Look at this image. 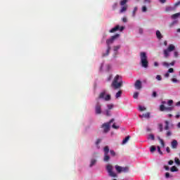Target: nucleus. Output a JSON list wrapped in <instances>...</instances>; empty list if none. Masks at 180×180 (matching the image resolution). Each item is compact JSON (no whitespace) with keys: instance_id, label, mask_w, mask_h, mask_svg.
<instances>
[{"instance_id":"nucleus-6","label":"nucleus","mask_w":180,"mask_h":180,"mask_svg":"<svg viewBox=\"0 0 180 180\" xmlns=\"http://www.w3.org/2000/svg\"><path fill=\"white\" fill-rule=\"evenodd\" d=\"M117 172H118V174H122V172H129V167H122L119 165H115V167Z\"/></svg>"},{"instance_id":"nucleus-64","label":"nucleus","mask_w":180,"mask_h":180,"mask_svg":"<svg viewBox=\"0 0 180 180\" xmlns=\"http://www.w3.org/2000/svg\"><path fill=\"white\" fill-rule=\"evenodd\" d=\"M176 106H180V101H179V102H177V103H176Z\"/></svg>"},{"instance_id":"nucleus-26","label":"nucleus","mask_w":180,"mask_h":180,"mask_svg":"<svg viewBox=\"0 0 180 180\" xmlns=\"http://www.w3.org/2000/svg\"><path fill=\"white\" fill-rule=\"evenodd\" d=\"M166 108H167V107H165V105H164L163 104H162V105H160V110L161 112H164V110H166Z\"/></svg>"},{"instance_id":"nucleus-40","label":"nucleus","mask_w":180,"mask_h":180,"mask_svg":"<svg viewBox=\"0 0 180 180\" xmlns=\"http://www.w3.org/2000/svg\"><path fill=\"white\" fill-rule=\"evenodd\" d=\"M156 79H158V81H161V79H162V77H161V75H158L156 76Z\"/></svg>"},{"instance_id":"nucleus-31","label":"nucleus","mask_w":180,"mask_h":180,"mask_svg":"<svg viewBox=\"0 0 180 180\" xmlns=\"http://www.w3.org/2000/svg\"><path fill=\"white\" fill-rule=\"evenodd\" d=\"M136 12H137V7H134L133 13H132V16L134 18L136 16Z\"/></svg>"},{"instance_id":"nucleus-56","label":"nucleus","mask_w":180,"mask_h":180,"mask_svg":"<svg viewBox=\"0 0 180 180\" xmlns=\"http://www.w3.org/2000/svg\"><path fill=\"white\" fill-rule=\"evenodd\" d=\"M112 8L113 9H116V8H117V3L114 4V5L112 6Z\"/></svg>"},{"instance_id":"nucleus-39","label":"nucleus","mask_w":180,"mask_h":180,"mask_svg":"<svg viewBox=\"0 0 180 180\" xmlns=\"http://www.w3.org/2000/svg\"><path fill=\"white\" fill-rule=\"evenodd\" d=\"M166 136L167 137H169L170 136H172V133L171 132V131H167L166 133Z\"/></svg>"},{"instance_id":"nucleus-19","label":"nucleus","mask_w":180,"mask_h":180,"mask_svg":"<svg viewBox=\"0 0 180 180\" xmlns=\"http://www.w3.org/2000/svg\"><path fill=\"white\" fill-rule=\"evenodd\" d=\"M101 141H102V140L99 139H97V141H96V146L98 149L101 148V146H99V143H101Z\"/></svg>"},{"instance_id":"nucleus-10","label":"nucleus","mask_w":180,"mask_h":180,"mask_svg":"<svg viewBox=\"0 0 180 180\" xmlns=\"http://www.w3.org/2000/svg\"><path fill=\"white\" fill-rule=\"evenodd\" d=\"M134 87L140 90L143 88V85L141 84V81L140 80H136L135 84H134Z\"/></svg>"},{"instance_id":"nucleus-18","label":"nucleus","mask_w":180,"mask_h":180,"mask_svg":"<svg viewBox=\"0 0 180 180\" xmlns=\"http://www.w3.org/2000/svg\"><path fill=\"white\" fill-rule=\"evenodd\" d=\"M104 154H109V146H105L103 148Z\"/></svg>"},{"instance_id":"nucleus-47","label":"nucleus","mask_w":180,"mask_h":180,"mask_svg":"<svg viewBox=\"0 0 180 180\" xmlns=\"http://www.w3.org/2000/svg\"><path fill=\"white\" fill-rule=\"evenodd\" d=\"M152 97L153 98H157V92L156 91H153L152 94Z\"/></svg>"},{"instance_id":"nucleus-35","label":"nucleus","mask_w":180,"mask_h":180,"mask_svg":"<svg viewBox=\"0 0 180 180\" xmlns=\"http://www.w3.org/2000/svg\"><path fill=\"white\" fill-rule=\"evenodd\" d=\"M107 108H108V110L113 109V104H108Z\"/></svg>"},{"instance_id":"nucleus-33","label":"nucleus","mask_w":180,"mask_h":180,"mask_svg":"<svg viewBox=\"0 0 180 180\" xmlns=\"http://www.w3.org/2000/svg\"><path fill=\"white\" fill-rule=\"evenodd\" d=\"M158 129H159L160 132L162 131V130H163L162 124H158Z\"/></svg>"},{"instance_id":"nucleus-1","label":"nucleus","mask_w":180,"mask_h":180,"mask_svg":"<svg viewBox=\"0 0 180 180\" xmlns=\"http://www.w3.org/2000/svg\"><path fill=\"white\" fill-rule=\"evenodd\" d=\"M120 37V34H116L112 36L111 39H108L106 40L107 50L105 53L102 54V57H106L109 56V53H110V49H111L110 44H113V42L115 41V40H116V39H117Z\"/></svg>"},{"instance_id":"nucleus-44","label":"nucleus","mask_w":180,"mask_h":180,"mask_svg":"<svg viewBox=\"0 0 180 180\" xmlns=\"http://www.w3.org/2000/svg\"><path fill=\"white\" fill-rule=\"evenodd\" d=\"M113 122H115V119L112 118L108 122H107V124H108L110 126V124H112Z\"/></svg>"},{"instance_id":"nucleus-34","label":"nucleus","mask_w":180,"mask_h":180,"mask_svg":"<svg viewBox=\"0 0 180 180\" xmlns=\"http://www.w3.org/2000/svg\"><path fill=\"white\" fill-rule=\"evenodd\" d=\"M162 65H163V67H167V68L169 67V63L167 62H163Z\"/></svg>"},{"instance_id":"nucleus-25","label":"nucleus","mask_w":180,"mask_h":180,"mask_svg":"<svg viewBox=\"0 0 180 180\" xmlns=\"http://www.w3.org/2000/svg\"><path fill=\"white\" fill-rule=\"evenodd\" d=\"M105 101H109L112 99L110 94H107V96L104 98Z\"/></svg>"},{"instance_id":"nucleus-48","label":"nucleus","mask_w":180,"mask_h":180,"mask_svg":"<svg viewBox=\"0 0 180 180\" xmlns=\"http://www.w3.org/2000/svg\"><path fill=\"white\" fill-rule=\"evenodd\" d=\"M142 12H147V7L146 6L142 7Z\"/></svg>"},{"instance_id":"nucleus-14","label":"nucleus","mask_w":180,"mask_h":180,"mask_svg":"<svg viewBox=\"0 0 180 180\" xmlns=\"http://www.w3.org/2000/svg\"><path fill=\"white\" fill-rule=\"evenodd\" d=\"M179 16H180V13H176L172 15V19H178V18H179Z\"/></svg>"},{"instance_id":"nucleus-16","label":"nucleus","mask_w":180,"mask_h":180,"mask_svg":"<svg viewBox=\"0 0 180 180\" xmlns=\"http://www.w3.org/2000/svg\"><path fill=\"white\" fill-rule=\"evenodd\" d=\"M170 171H171V172H178V169L176 168V166H172L170 168Z\"/></svg>"},{"instance_id":"nucleus-59","label":"nucleus","mask_w":180,"mask_h":180,"mask_svg":"<svg viewBox=\"0 0 180 180\" xmlns=\"http://www.w3.org/2000/svg\"><path fill=\"white\" fill-rule=\"evenodd\" d=\"M122 22H124V23H126L127 22V18H122Z\"/></svg>"},{"instance_id":"nucleus-8","label":"nucleus","mask_w":180,"mask_h":180,"mask_svg":"<svg viewBox=\"0 0 180 180\" xmlns=\"http://www.w3.org/2000/svg\"><path fill=\"white\" fill-rule=\"evenodd\" d=\"M101 127L103 129L104 133H108L110 130V125L107 124V122L103 124Z\"/></svg>"},{"instance_id":"nucleus-27","label":"nucleus","mask_w":180,"mask_h":180,"mask_svg":"<svg viewBox=\"0 0 180 180\" xmlns=\"http://www.w3.org/2000/svg\"><path fill=\"white\" fill-rule=\"evenodd\" d=\"M96 164V160L92 159L91 161L90 167H94Z\"/></svg>"},{"instance_id":"nucleus-36","label":"nucleus","mask_w":180,"mask_h":180,"mask_svg":"<svg viewBox=\"0 0 180 180\" xmlns=\"http://www.w3.org/2000/svg\"><path fill=\"white\" fill-rule=\"evenodd\" d=\"M110 154H111L112 157H115L116 155V153L113 150H110Z\"/></svg>"},{"instance_id":"nucleus-20","label":"nucleus","mask_w":180,"mask_h":180,"mask_svg":"<svg viewBox=\"0 0 180 180\" xmlns=\"http://www.w3.org/2000/svg\"><path fill=\"white\" fill-rule=\"evenodd\" d=\"M165 130H169V122L168 121H165Z\"/></svg>"},{"instance_id":"nucleus-52","label":"nucleus","mask_w":180,"mask_h":180,"mask_svg":"<svg viewBox=\"0 0 180 180\" xmlns=\"http://www.w3.org/2000/svg\"><path fill=\"white\" fill-rule=\"evenodd\" d=\"M165 178H167V179L169 178V172L165 173Z\"/></svg>"},{"instance_id":"nucleus-60","label":"nucleus","mask_w":180,"mask_h":180,"mask_svg":"<svg viewBox=\"0 0 180 180\" xmlns=\"http://www.w3.org/2000/svg\"><path fill=\"white\" fill-rule=\"evenodd\" d=\"M165 77L166 78H168V77H169V73L168 72L167 73H165Z\"/></svg>"},{"instance_id":"nucleus-62","label":"nucleus","mask_w":180,"mask_h":180,"mask_svg":"<svg viewBox=\"0 0 180 180\" xmlns=\"http://www.w3.org/2000/svg\"><path fill=\"white\" fill-rule=\"evenodd\" d=\"M110 79H112V75H110L108 77L107 81H110Z\"/></svg>"},{"instance_id":"nucleus-22","label":"nucleus","mask_w":180,"mask_h":180,"mask_svg":"<svg viewBox=\"0 0 180 180\" xmlns=\"http://www.w3.org/2000/svg\"><path fill=\"white\" fill-rule=\"evenodd\" d=\"M127 11V6H124L122 7L120 12V13H123V12H126Z\"/></svg>"},{"instance_id":"nucleus-43","label":"nucleus","mask_w":180,"mask_h":180,"mask_svg":"<svg viewBox=\"0 0 180 180\" xmlns=\"http://www.w3.org/2000/svg\"><path fill=\"white\" fill-rule=\"evenodd\" d=\"M112 129H115V130H117L119 129V126H117L115 123L112 124Z\"/></svg>"},{"instance_id":"nucleus-45","label":"nucleus","mask_w":180,"mask_h":180,"mask_svg":"<svg viewBox=\"0 0 180 180\" xmlns=\"http://www.w3.org/2000/svg\"><path fill=\"white\" fill-rule=\"evenodd\" d=\"M119 49H120V46H114V51H117V50H119Z\"/></svg>"},{"instance_id":"nucleus-23","label":"nucleus","mask_w":180,"mask_h":180,"mask_svg":"<svg viewBox=\"0 0 180 180\" xmlns=\"http://www.w3.org/2000/svg\"><path fill=\"white\" fill-rule=\"evenodd\" d=\"M122 91H119L118 92H117L116 95H115V98L117 99L119 98H120V96H122Z\"/></svg>"},{"instance_id":"nucleus-21","label":"nucleus","mask_w":180,"mask_h":180,"mask_svg":"<svg viewBox=\"0 0 180 180\" xmlns=\"http://www.w3.org/2000/svg\"><path fill=\"white\" fill-rule=\"evenodd\" d=\"M130 140V136H127L123 141H122V144H126L127 141Z\"/></svg>"},{"instance_id":"nucleus-49","label":"nucleus","mask_w":180,"mask_h":180,"mask_svg":"<svg viewBox=\"0 0 180 180\" xmlns=\"http://www.w3.org/2000/svg\"><path fill=\"white\" fill-rule=\"evenodd\" d=\"M179 54L178 53V51H174V56L175 58H178V56H179Z\"/></svg>"},{"instance_id":"nucleus-32","label":"nucleus","mask_w":180,"mask_h":180,"mask_svg":"<svg viewBox=\"0 0 180 180\" xmlns=\"http://www.w3.org/2000/svg\"><path fill=\"white\" fill-rule=\"evenodd\" d=\"M155 150H157V148H155V146H152L150 147V153H154V151H155Z\"/></svg>"},{"instance_id":"nucleus-61","label":"nucleus","mask_w":180,"mask_h":180,"mask_svg":"<svg viewBox=\"0 0 180 180\" xmlns=\"http://www.w3.org/2000/svg\"><path fill=\"white\" fill-rule=\"evenodd\" d=\"M172 82H178V80L175 78L172 79Z\"/></svg>"},{"instance_id":"nucleus-7","label":"nucleus","mask_w":180,"mask_h":180,"mask_svg":"<svg viewBox=\"0 0 180 180\" xmlns=\"http://www.w3.org/2000/svg\"><path fill=\"white\" fill-rule=\"evenodd\" d=\"M117 30H120V32H122V30H124V27H120L119 25L115 26L112 29H111L109 32L110 33H115V32H117Z\"/></svg>"},{"instance_id":"nucleus-37","label":"nucleus","mask_w":180,"mask_h":180,"mask_svg":"<svg viewBox=\"0 0 180 180\" xmlns=\"http://www.w3.org/2000/svg\"><path fill=\"white\" fill-rule=\"evenodd\" d=\"M148 139H150V140H155V137L154 136V134H150L148 136Z\"/></svg>"},{"instance_id":"nucleus-9","label":"nucleus","mask_w":180,"mask_h":180,"mask_svg":"<svg viewBox=\"0 0 180 180\" xmlns=\"http://www.w3.org/2000/svg\"><path fill=\"white\" fill-rule=\"evenodd\" d=\"M96 115H101V113H102V106L101 105V104H99V103H98L96 105Z\"/></svg>"},{"instance_id":"nucleus-4","label":"nucleus","mask_w":180,"mask_h":180,"mask_svg":"<svg viewBox=\"0 0 180 180\" xmlns=\"http://www.w3.org/2000/svg\"><path fill=\"white\" fill-rule=\"evenodd\" d=\"M174 50H175V46H174V44H169L168 48L163 51L165 58H168V57H169V53L174 51Z\"/></svg>"},{"instance_id":"nucleus-29","label":"nucleus","mask_w":180,"mask_h":180,"mask_svg":"<svg viewBox=\"0 0 180 180\" xmlns=\"http://www.w3.org/2000/svg\"><path fill=\"white\" fill-rule=\"evenodd\" d=\"M174 162L176 164V165H180V160H179V158H175L174 159Z\"/></svg>"},{"instance_id":"nucleus-53","label":"nucleus","mask_w":180,"mask_h":180,"mask_svg":"<svg viewBox=\"0 0 180 180\" xmlns=\"http://www.w3.org/2000/svg\"><path fill=\"white\" fill-rule=\"evenodd\" d=\"M175 23H176V21H173L172 23H170L169 27H172V26H174V25Z\"/></svg>"},{"instance_id":"nucleus-63","label":"nucleus","mask_w":180,"mask_h":180,"mask_svg":"<svg viewBox=\"0 0 180 180\" xmlns=\"http://www.w3.org/2000/svg\"><path fill=\"white\" fill-rule=\"evenodd\" d=\"M159 64L158 63V62H155L154 63V66L155 67H158Z\"/></svg>"},{"instance_id":"nucleus-55","label":"nucleus","mask_w":180,"mask_h":180,"mask_svg":"<svg viewBox=\"0 0 180 180\" xmlns=\"http://www.w3.org/2000/svg\"><path fill=\"white\" fill-rule=\"evenodd\" d=\"M166 151H167V153H171V149H169V147H167Z\"/></svg>"},{"instance_id":"nucleus-41","label":"nucleus","mask_w":180,"mask_h":180,"mask_svg":"<svg viewBox=\"0 0 180 180\" xmlns=\"http://www.w3.org/2000/svg\"><path fill=\"white\" fill-rule=\"evenodd\" d=\"M158 151L160 155H162V151H161V148L160 146H158Z\"/></svg>"},{"instance_id":"nucleus-30","label":"nucleus","mask_w":180,"mask_h":180,"mask_svg":"<svg viewBox=\"0 0 180 180\" xmlns=\"http://www.w3.org/2000/svg\"><path fill=\"white\" fill-rule=\"evenodd\" d=\"M134 99H137L139 98V92H135L133 95Z\"/></svg>"},{"instance_id":"nucleus-28","label":"nucleus","mask_w":180,"mask_h":180,"mask_svg":"<svg viewBox=\"0 0 180 180\" xmlns=\"http://www.w3.org/2000/svg\"><path fill=\"white\" fill-rule=\"evenodd\" d=\"M129 0H122V1H120V5H121V6H124V5H126V4H127V1H128Z\"/></svg>"},{"instance_id":"nucleus-54","label":"nucleus","mask_w":180,"mask_h":180,"mask_svg":"<svg viewBox=\"0 0 180 180\" xmlns=\"http://www.w3.org/2000/svg\"><path fill=\"white\" fill-rule=\"evenodd\" d=\"M172 164H174V160H169V161L168 162V165H172Z\"/></svg>"},{"instance_id":"nucleus-17","label":"nucleus","mask_w":180,"mask_h":180,"mask_svg":"<svg viewBox=\"0 0 180 180\" xmlns=\"http://www.w3.org/2000/svg\"><path fill=\"white\" fill-rule=\"evenodd\" d=\"M141 117H145L146 119H150V112H146L145 114H143Z\"/></svg>"},{"instance_id":"nucleus-58","label":"nucleus","mask_w":180,"mask_h":180,"mask_svg":"<svg viewBox=\"0 0 180 180\" xmlns=\"http://www.w3.org/2000/svg\"><path fill=\"white\" fill-rule=\"evenodd\" d=\"M164 168H165V169L166 171H169V167H168V166H165Z\"/></svg>"},{"instance_id":"nucleus-11","label":"nucleus","mask_w":180,"mask_h":180,"mask_svg":"<svg viewBox=\"0 0 180 180\" xmlns=\"http://www.w3.org/2000/svg\"><path fill=\"white\" fill-rule=\"evenodd\" d=\"M171 146H172V148H173L174 150H176V148H178V141L173 140L171 143Z\"/></svg>"},{"instance_id":"nucleus-46","label":"nucleus","mask_w":180,"mask_h":180,"mask_svg":"<svg viewBox=\"0 0 180 180\" xmlns=\"http://www.w3.org/2000/svg\"><path fill=\"white\" fill-rule=\"evenodd\" d=\"M105 115L106 116H110V110H105Z\"/></svg>"},{"instance_id":"nucleus-13","label":"nucleus","mask_w":180,"mask_h":180,"mask_svg":"<svg viewBox=\"0 0 180 180\" xmlns=\"http://www.w3.org/2000/svg\"><path fill=\"white\" fill-rule=\"evenodd\" d=\"M106 95V91H104L103 92H101L98 96L99 99H103V98H105V96Z\"/></svg>"},{"instance_id":"nucleus-5","label":"nucleus","mask_w":180,"mask_h":180,"mask_svg":"<svg viewBox=\"0 0 180 180\" xmlns=\"http://www.w3.org/2000/svg\"><path fill=\"white\" fill-rule=\"evenodd\" d=\"M106 169L110 176H112V178H116V176H117V174L113 172V166H112V165H108Z\"/></svg>"},{"instance_id":"nucleus-50","label":"nucleus","mask_w":180,"mask_h":180,"mask_svg":"<svg viewBox=\"0 0 180 180\" xmlns=\"http://www.w3.org/2000/svg\"><path fill=\"white\" fill-rule=\"evenodd\" d=\"M167 72H169V73H172V72H174V68H170L168 70Z\"/></svg>"},{"instance_id":"nucleus-2","label":"nucleus","mask_w":180,"mask_h":180,"mask_svg":"<svg viewBox=\"0 0 180 180\" xmlns=\"http://www.w3.org/2000/svg\"><path fill=\"white\" fill-rule=\"evenodd\" d=\"M122 86L123 81H122V77L119 75H117L111 84V86H112L114 89H119V88H121Z\"/></svg>"},{"instance_id":"nucleus-24","label":"nucleus","mask_w":180,"mask_h":180,"mask_svg":"<svg viewBox=\"0 0 180 180\" xmlns=\"http://www.w3.org/2000/svg\"><path fill=\"white\" fill-rule=\"evenodd\" d=\"M159 143L161 144L162 147H165V143L161 138H159Z\"/></svg>"},{"instance_id":"nucleus-3","label":"nucleus","mask_w":180,"mask_h":180,"mask_svg":"<svg viewBox=\"0 0 180 180\" xmlns=\"http://www.w3.org/2000/svg\"><path fill=\"white\" fill-rule=\"evenodd\" d=\"M141 65L143 68H148V57L146 52L140 53Z\"/></svg>"},{"instance_id":"nucleus-15","label":"nucleus","mask_w":180,"mask_h":180,"mask_svg":"<svg viewBox=\"0 0 180 180\" xmlns=\"http://www.w3.org/2000/svg\"><path fill=\"white\" fill-rule=\"evenodd\" d=\"M104 161L105 162H108V161H109V160H110V157H109L108 154H104Z\"/></svg>"},{"instance_id":"nucleus-38","label":"nucleus","mask_w":180,"mask_h":180,"mask_svg":"<svg viewBox=\"0 0 180 180\" xmlns=\"http://www.w3.org/2000/svg\"><path fill=\"white\" fill-rule=\"evenodd\" d=\"M172 103H174V101H172V100H169L167 102V105L169 106H172Z\"/></svg>"},{"instance_id":"nucleus-57","label":"nucleus","mask_w":180,"mask_h":180,"mask_svg":"<svg viewBox=\"0 0 180 180\" xmlns=\"http://www.w3.org/2000/svg\"><path fill=\"white\" fill-rule=\"evenodd\" d=\"M169 65L174 66L175 65V60H173L172 63H169Z\"/></svg>"},{"instance_id":"nucleus-42","label":"nucleus","mask_w":180,"mask_h":180,"mask_svg":"<svg viewBox=\"0 0 180 180\" xmlns=\"http://www.w3.org/2000/svg\"><path fill=\"white\" fill-rule=\"evenodd\" d=\"M146 108L145 107H143V106H139V110L141 112H143V110H146Z\"/></svg>"},{"instance_id":"nucleus-51","label":"nucleus","mask_w":180,"mask_h":180,"mask_svg":"<svg viewBox=\"0 0 180 180\" xmlns=\"http://www.w3.org/2000/svg\"><path fill=\"white\" fill-rule=\"evenodd\" d=\"M172 109H174L172 107H166V110H165L171 111V110H172Z\"/></svg>"},{"instance_id":"nucleus-12","label":"nucleus","mask_w":180,"mask_h":180,"mask_svg":"<svg viewBox=\"0 0 180 180\" xmlns=\"http://www.w3.org/2000/svg\"><path fill=\"white\" fill-rule=\"evenodd\" d=\"M156 37L159 39L161 40V39H162V34H161V32H160V30H157L156 31Z\"/></svg>"}]
</instances>
